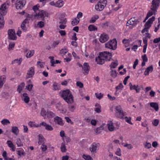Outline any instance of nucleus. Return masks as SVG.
<instances>
[{
  "label": "nucleus",
  "instance_id": "obj_11",
  "mask_svg": "<svg viewBox=\"0 0 160 160\" xmlns=\"http://www.w3.org/2000/svg\"><path fill=\"white\" fill-rule=\"evenodd\" d=\"M139 22L138 20L135 18H131L128 21L126 24V25L128 26L129 25H132L133 26H135L139 23Z\"/></svg>",
  "mask_w": 160,
  "mask_h": 160
},
{
  "label": "nucleus",
  "instance_id": "obj_13",
  "mask_svg": "<svg viewBox=\"0 0 160 160\" xmlns=\"http://www.w3.org/2000/svg\"><path fill=\"white\" fill-rule=\"evenodd\" d=\"M109 38L108 35L105 33H103L100 36L99 40L101 42L104 43L107 41Z\"/></svg>",
  "mask_w": 160,
  "mask_h": 160
},
{
  "label": "nucleus",
  "instance_id": "obj_52",
  "mask_svg": "<svg viewBox=\"0 0 160 160\" xmlns=\"http://www.w3.org/2000/svg\"><path fill=\"white\" fill-rule=\"evenodd\" d=\"M115 153L117 156H121V149L119 148H117L115 152Z\"/></svg>",
  "mask_w": 160,
  "mask_h": 160
},
{
  "label": "nucleus",
  "instance_id": "obj_30",
  "mask_svg": "<svg viewBox=\"0 0 160 160\" xmlns=\"http://www.w3.org/2000/svg\"><path fill=\"white\" fill-rule=\"evenodd\" d=\"M61 61L58 60H56L55 61L54 60L53 57H51V65L52 66H55V64L60 63Z\"/></svg>",
  "mask_w": 160,
  "mask_h": 160
},
{
  "label": "nucleus",
  "instance_id": "obj_7",
  "mask_svg": "<svg viewBox=\"0 0 160 160\" xmlns=\"http://www.w3.org/2000/svg\"><path fill=\"white\" fill-rule=\"evenodd\" d=\"M48 13L43 10H39L34 15L35 18L43 20L45 17H48Z\"/></svg>",
  "mask_w": 160,
  "mask_h": 160
},
{
  "label": "nucleus",
  "instance_id": "obj_53",
  "mask_svg": "<svg viewBox=\"0 0 160 160\" xmlns=\"http://www.w3.org/2000/svg\"><path fill=\"white\" fill-rule=\"evenodd\" d=\"M111 75L112 77L114 78L116 77L117 76V73L116 71L115 70H112L111 72Z\"/></svg>",
  "mask_w": 160,
  "mask_h": 160
},
{
  "label": "nucleus",
  "instance_id": "obj_54",
  "mask_svg": "<svg viewBox=\"0 0 160 160\" xmlns=\"http://www.w3.org/2000/svg\"><path fill=\"white\" fill-rule=\"evenodd\" d=\"M95 95L97 98L99 99H100L103 97V94L101 93H96Z\"/></svg>",
  "mask_w": 160,
  "mask_h": 160
},
{
  "label": "nucleus",
  "instance_id": "obj_43",
  "mask_svg": "<svg viewBox=\"0 0 160 160\" xmlns=\"http://www.w3.org/2000/svg\"><path fill=\"white\" fill-rule=\"evenodd\" d=\"M141 125L143 127H146L147 129L148 130V123H147V120H145L143 122H142Z\"/></svg>",
  "mask_w": 160,
  "mask_h": 160
},
{
  "label": "nucleus",
  "instance_id": "obj_14",
  "mask_svg": "<svg viewBox=\"0 0 160 160\" xmlns=\"http://www.w3.org/2000/svg\"><path fill=\"white\" fill-rule=\"evenodd\" d=\"M64 2L62 0H58L55 3L54 2H51V5L54 6L58 8L62 7L64 4Z\"/></svg>",
  "mask_w": 160,
  "mask_h": 160
},
{
  "label": "nucleus",
  "instance_id": "obj_64",
  "mask_svg": "<svg viewBox=\"0 0 160 160\" xmlns=\"http://www.w3.org/2000/svg\"><path fill=\"white\" fill-rule=\"evenodd\" d=\"M75 109V107L74 106L71 105H70L69 107V110L73 112Z\"/></svg>",
  "mask_w": 160,
  "mask_h": 160
},
{
  "label": "nucleus",
  "instance_id": "obj_21",
  "mask_svg": "<svg viewBox=\"0 0 160 160\" xmlns=\"http://www.w3.org/2000/svg\"><path fill=\"white\" fill-rule=\"evenodd\" d=\"M130 89L131 90H135L138 93L140 92V89L138 88V85H132L131 83H129Z\"/></svg>",
  "mask_w": 160,
  "mask_h": 160
},
{
  "label": "nucleus",
  "instance_id": "obj_48",
  "mask_svg": "<svg viewBox=\"0 0 160 160\" xmlns=\"http://www.w3.org/2000/svg\"><path fill=\"white\" fill-rule=\"evenodd\" d=\"M44 25V23L43 22L40 21L38 22L37 24V26L39 28H43Z\"/></svg>",
  "mask_w": 160,
  "mask_h": 160
},
{
  "label": "nucleus",
  "instance_id": "obj_35",
  "mask_svg": "<svg viewBox=\"0 0 160 160\" xmlns=\"http://www.w3.org/2000/svg\"><path fill=\"white\" fill-rule=\"evenodd\" d=\"M131 40L124 39L122 40V42L125 47H127L129 45Z\"/></svg>",
  "mask_w": 160,
  "mask_h": 160
},
{
  "label": "nucleus",
  "instance_id": "obj_61",
  "mask_svg": "<svg viewBox=\"0 0 160 160\" xmlns=\"http://www.w3.org/2000/svg\"><path fill=\"white\" fill-rule=\"evenodd\" d=\"M124 147H127L128 149H130L133 148L132 145L130 144H126L124 145Z\"/></svg>",
  "mask_w": 160,
  "mask_h": 160
},
{
  "label": "nucleus",
  "instance_id": "obj_37",
  "mask_svg": "<svg viewBox=\"0 0 160 160\" xmlns=\"http://www.w3.org/2000/svg\"><path fill=\"white\" fill-rule=\"evenodd\" d=\"M88 29L90 31H93L97 30V28L93 25H90L88 27Z\"/></svg>",
  "mask_w": 160,
  "mask_h": 160
},
{
  "label": "nucleus",
  "instance_id": "obj_4",
  "mask_svg": "<svg viewBox=\"0 0 160 160\" xmlns=\"http://www.w3.org/2000/svg\"><path fill=\"white\" fill-rule=\"evenodd\" d=\"M107 3V0H100L95 6V8L98 11H101L104 9Z\"/></svg>",
  "mask_w": 160,
  "mask_h": 160
},
{
  "label": "nucleus",
  "instance_id": "obj_33",
  "mask_svg": "<svg viewBox=\"0 0 160 160\" xmlns=\"http://www.w3.org/2000/svg\"><path fill=\"white\" fill-rule=\"evenodd\" d=\"M44 138L42 135H39L38 144L39 145L44 144Z\"/></svg>",
  "mask_w": 160,
  "mask_h": 160
},
{
  "label": "nucleus",
  "instance_id": "obj_36",
  "mask_svg": "<svg viewBox=\"0 0 160 160\" xmlns=\"http://www.w3.org/2000/svg\"><path fill=\"white\" fill-rule=\"evenodd\" d=\"M41 125L45 127V129L48 130H50V126L48 125L45 122H42L40 123Z\"/></svg>",
  "mask_w": 160,
  "mask_h": 160
},
{
  "label": "nucleus",
  "instance_id": "obj_44",
  "mask_svg": "<svg viewBox=\"0 0 160 160\" xmlns=\"http://www.w3.org/2000/svg\"><path fill=\"white\" fill-rule=\"evenodd\" d=\"M53 88L54 90H58L60 89V85L56 83H54L53 84Z\"/></svg>",
  "mask_w": 160,
  "mask_h": 160
},
{
  "label": "nucleus",
  "instance_id": "obj_50",
  "mask_svg": "<svg viewBox=\"0 0 160 160\" xmlns=\"http://www.w3.org/2000/svg\"><path fill=\"white\" fill-rule=\"evenodd\" d=\"M159 122V121L158 119H155L152 121V123L154 126H157L158 125Z\"/></svg>",
  "mask_w": 160,
  "mask_h": 160
},
{
  "label": "nucleus",
  "instance_id": "obj_22",
  "mask_svg": "<svg viewBox=\"0 0 160 160\" xmlns=\"http://www.w3.org/2000/svg\"><path fill=\"white\" fill-rule=\"evenodd\" d=\"M127 115V114L126 112L123 111L122 109L121 111H120L116 116L120 118H124V117L125 116Z\"/></svg>",
  "mask_w": 160,
  "mask_h": 160
},
{
  "label": "nucleus",
  "instance_id": "obj_45",
  "mask_svg": "<svg viewBox=\"0 0 160 160\" xmlns=\"http://www.w3.org/2000/svg\"><path fill=\"white\" fill-rule=\"evenodd\" d=\"M82 157L85 160H93L92 157L88 155L84 154Z\"/></svg>",
  "mask_w": 160,
  "mask_h": 160
},
{
  "label": "nucleus",
  "instance_id": "obj_32",
  "mask_svg": "<svg viewBox=\"0 0 160 160\" xmlns=\"http://www.w3.org/2000/svg\"><path fill=\"white\" fill-rule=\"evenodd\" d=\"M118 65V62L116 60L112 62L110 66L111 68H114L117 67Z\"/></svg>",
  "mask_w": 160,
  "mask_h": 160
},
{
  "label": "nucleus",
  "instance_id": "obj_18",
  "mask_svg": "<svg viewBox=\"0 0 160 160\" xmlns=\"http://www.w3.org/2000/svg\"><path fill=\"white\" fill-rule=\"evenodd\" d=\"M29 22L27 18H26L22 22L21 25V28L22 30L24 31H26L27 30V28L26 27V24H28Z\"/></svg>",
  "mask_w": 160,
  "mask_h": 160
},
{
  "label": "nucleus",
  "instance_id": "obj_28",
  "mask_svg": "<svg viewBox=\"0 0 160 160\" xmlns=\"http://www.w3.org/2000/svg\"><path fill=\"white\" fill-rule=\"evenodd\" d=\"M23 96L24 97L23 100L24 102L26 103H28L29 102L30 100V98L28 96V95L26 93H24L23 94Z\"/></svg>",
  "mask_w": 160,
  "mask_h": 160
},
{
  "label": "nucleus",
  "instance_id": "obj_17",
  "mask_svg": "<svg viewBox=\"0 0 160 160\" xmlns=\"http://www.w3.org/2000/svg\"><path fill=\"white\" fill-rule=\"evenodd\" d=\"M24 53L27 52L26 57L27 58H30L33 55L34 53V51L33 50L29 51L28 49L24 50Z\"/></svg>",
  "mask_w": 160,
  "mask_h": 160
},
{
  "label": "nucleus",
  "instance_id": "obj_57",
  "mask_svg": "<svg viewBox=\"0 0 160 160\" xmlns=\"http://www.w3.org/2000/svg\"><path fill=\"white\" fill-rule=\"evenodd\" d=\"M38 67H40V68H42L43 67V65L44 64V63L42 62H41L40 61H38L37 63Z\"/></svg>",
  "mask_w": 160,
  "mask_h": 160
},
{
  "label": "nucleus",
  "instance_id": "obj_62",
  "mask_svg": "<svg viewBox=\"0 0 160 160\" xmlns=\"http://www.w3.org/2000/svg\"><path fill=\"white\" fill-rule=\"evenodd\" d=\"M35 122H34L30 121L28 122V125L31 127H35Z\"/></svg>",
  "mask_w": 160,
  "mask_h": 160
},
{
  "label": "nucleus",
  "instance_id": "obj_20",
  "mask_svg": "<svg viewBox=\"0 0 160 160\" xmlns=\"http://www.w3.org/2000/svg\"><path fill=\"white\" fill-rule=\"evenodd\" d=\"M34 74V68L32 67L29 68L27 74L28 75V78L32 77Z\"/></svg>",
  "mask_w": 160,
  "mask_h": 160
},
{
  "label": "nucleus",
  "instance_id": "obj_63",
  "mask_svg": "<svg viewBox=\"0 0 160 160\" xmlns=\"http://www.w3.org/2000/svg\"><path fill=\"white\" fill-rule=\"evenodd\" d=\"M145 147L147 148H149L151 147V144L150 143L146 142L144 144Z\"/></svg>",
  "mask_w": 160,
  "mask_h": 160
},
{
  "label": "nucleus",
  "instance_id": "obj_10",
  "mask_svg": "<svg viewBox=\"0 0 160 160\" xmlns=\"http://www.w3.org/2000/svg\"><path fill=\"white\" fill-rule=\"evenodd\" d=\"M26 0H17L15 3V7L17 9H21L25 5Z\"/></svg>",
  "mask_w": 160,
  "mask_h": 160
},
{
  "label": "nucleus",
  "instance_id": "obj_19",
  "mask_svg": "<svg viewBox=\"0 0 160 160\" xmlns=\"http://www.w3.org/2000/svg\"><path fill=\"white\" fill-rule=\"evenodd\" d=\"M153 70V67L152 65L147 67L145 72H144V74L145 76L148 75L150 72H151Z\"/></svg>",
  "mask_w": 160,
  "mask_h": 160
},
{
  "label": "nucleus",
  "instance_id": "obj_27",
  "mask_svg": "<svg viewBox=\"0 0 160 160\" xmlns=\"http://www.w3.org/2000/svg\"><path fill=\"white\" fill-rule=\"evenodd\" d=\"M82 69L87 74L89 72V66L88 63L85 62L84 63Z\"/></svg>",
  "mask_w": 160,
  "mask_h": 160
},
{
  "label": "nucleus",
  "instance_id": "obj_34",
  "mask_svg": "<svg viewBox=\"0 0 160 160\" xmlns=\"http://www.w3.org/2000/svg\"><path fill=\"white\" fill-rule=\"evenodd\" d=\"M4 25V17H0V29L3 28Z\"/></svg>",
  "mask_w": 160,
  "mask_h": 160
},
{
  "label": "nucleus",
  "instance_id": "obj_29",
  "mask_svg": "<svg viewBox=\"0 0 160 160\" xmlns=\"http://www.w3.org/2000/svg\"><path fill=\"white\" fill-rule=\"evenodd\" d=\"M22 58H20L19 59H15L14 60L12 61V62L11 64H15L17 63L18 65H20L22 62Z\"/></svg>",
  "mask_w": 160,
  "mask_h": 160
},
{
  "label": "nucleus",
  "instance_id": "obj_49",
  "mask_svg": "<svg viewBox=\"0 0 160 160\" xmlns=\"http://www.w3.org/2000/svg\"><path fill=\"white\" fill-rule=\"evenodd\" d=\"M68 52V50L67 48H64L60 50V52L61 54L65 55Z\"/></svg>",
  "mask_w": 160,
  "mask_h": 160
},
{
  "label": "nucleus",
  "instance_id": "obj_31",
  "mask_svg": "<svg viewBox=\"0 0 160 160\" xmlns=\"http://www.w3.org/2000/svg\"><path fill=\"white\" fill-rule=\"evenodd\" d=\"M99 18V17L96 15H93L91 18V19L89 21L90 23H93L96 20L98 19Z\"/></svg>",
  "mask_w": 160,
  "mask_h": 160
},
{
  "label": "nucleus",
  "instance_id": "obj_60",
  "mask_svg": "<svg viewBox=\"0 0 160 160\" xmlns=\"http://www.w3.org/2000/svg\"><path fill=\"white\" fill-rule=\"evenodd\" d=\"M67 20L66 18L63 19H60V21L59 22V23H62L64 24H66Z\"/></svg>",
  "mask_w": 160,
  "mask_h": 160
},
{
  "label": "nucleus",
  "instance_id": "obj_56",
  "mask_svg": "<svg viewBox=\"0 0 160 160\" xmlns=\"http://www.w3.org/2000/svg\"><path fill=\"white\" fill-rule=\"evenodd\" d=\"M2 96L4 98H7L9 96V93L7 92H4L2 93Z\"/></svg>",
  "mask_w": 160,
  "mask_h": 160
},
{
  "label": "nucleus",
  "instance_id": "obj_8",
  "mask_svg": "<svg viewBox=\"0 0 160 160\" xmlns=\"http://www.w3.org/2000/svg\"><path fill=\"white\" fill-rule=\"evenodd\" d=\"M116 126L115 127L112 122L111 121H109L108 122L107 124V126L109 130L111 132L113 131L114 130H116L118 129L119 127V123L118 122H117L116 123Z\"/></svg>",
  "mask_w": 160,
  "mask_h": 160
},
{
  "label": "nucleus",
  "instance_id": "obj_15",
  "mask_svg": "<svg viewBox=\"0 0 160 160\" xmlns=\"http://www.w3.org/2000/svg\"><path fill=\"white\" fill-rule=\"evenodd\" d=\"M155 18L154 16L149 18L145 24L144 25L145 27L149 29L151 26L152 24L155 20Z\"/></svg>",
  "mask_w": 160,
  "mask_h": 160
},
{
  "label": "nucleus",
  "instance_id": "obj_25",
  "mask_svg": "<svg viewBox=\"0 0 160 160\" xmlns=\"http://www.w3.org/2000/svg\"><path fill=\"white\" fill-rule=\"evenodd\" d=\"M7 143L8 144V146L11 148L12 150L13 151H15V145L13 144L11 141H7Z\"/></svg>",
  "mask_w": 160,
  "mask_h": 160
},
{
  "label": "nucleus",
  "instance_id": "obj_55",
  "mask_svg": "<svg viewBox=\"0 0 160 160\" xmlns=\"http://www.w3.org/2000/svg\"><path fill=\"white\" fill-rule=\"evenodd\" d=\"M15 46V43L14 42H11L9 43L8 50L10 51L12 49V48Z\"/></svg>",
  "mask_w": 160,
  "mask_h": 160
},
{
  "label": "nucleus",
  "instance_id": "obj_5",
  "mask_svg": "<svg viewBox=\"0 0 160 160\" xmlns=\"http://www.w3.org/2000/svg\"><path fill=\"white\" fill-rule=\"evenodd\" d=\"M105 47L110 49L115 50L117 48V42L115 39L110 40L105 44Z\"/></svg>",
  "mask_w": 160,
  "mask_h": 160
},
{
  "label": "nucleus",
  "instance_id": "obj_12",
  "mask_svg": "<svg viewBox=\"0 0 160 160\" xmlns=\"http://www.w3.org/2000/svg\"><path fill=\"white\" fill-rule=\"evenodd\" d=\"M8 35L9 36V38L11 40H15L17 39L16 33L15 31L13 29H9L8 32Z\"/></svg>",
  "mask_w": 160,
  "mask_h": 160
},
{
  "label": "nucleus",
  "instance_id": "obj_9",
  "mask_svg": "<svg viewBox=\"0 0 160 160\" xmlns=\"http://www.w3.org/2000/svg\"><path fill=\"white\" fill-rule=\"evenodd\" d=\"M100 145L98 143H92L89 147V150L92 153H95L99 149Z\"/></svg>",
  "mask_w": 160,
  "mask_h": 160
},
{
  "label": "nucleus",
  "instance_id": "obj_2",
  "mask_svg": "<svg viewBox=\"0 0 160 160\" xmlns=\"http://www.w3.org/2000/svg\"><path fill=\"white\" fill-rule=\"evenodd\" d=\"M61 96L67 103L71 104L73 102V96L69 90L62 91L61 92Z\"/></svg>",
  "mask_w": 160,
  "mask_h": 160
},
{
  "label": "nucleus",
  "instance_id": "obj_46",
  "mask_svg": "<svg viewBox=\"0 0 160 160\" xmlns=\"http://www.w3.org/2000/svg\"><path fill=\"white\" fill-rule=\"evenodd\" d=\"M2 124L3 125L10 124V122L9 120L6 119H4L1 121Z\"/></svg>",
  "mask_w": 160,
  "mask_h": 160
},
{
  "label": "nucleus",
  "instance_id": "obj_42",
  "mask_svg": "<svg viewBox=\"0 0 160 160\" xmlns=\"http://www.w3.org/2000/svg\"><path fill=\"white\" fill-rule=\"evenodd\" d=\"M16 143L18 147H22L23 146V143L20 138H18L17 139Z\"/></svg>",
  "mask_w": 160,
  "mask_h": 160
},
{
  "label": "nucleus",
  "instance_id": "obj_40",
  "mask_svg": "<svg viewBox=\"0 0 160 160\" xmlns=\"http://www.w3.org/2000/svg\"><path fill=\"white\" fill-rule=\"evenodd\" d=\"M60 149L61 151L62 152H65L66 151V148L65 146V144L64 143H62Z\"/></svg>",
  "mask_w": 160,
  "mask_h": 160
},
{
  "label": "nucleus",
  "instance_id": "obj_59",
  "mask_svg": "<svg viewBox=\"0 0 160 160\" xmlns=\"http://www.w3.org/2000/svg\"><path fill=\"white\" fill-rule=\"evenodd\" d=\"M59 43V42L58 41H55L54 42H53L52 45V48H55L58 44Z\"/></svg>",
  "mask_w": 160,
  "mask_h": 160
},
{
  "label": "nucleus",
  "instance_id": "obj_47",
  "mask_svg": "<svg viewBox=\"0 0 160 160\" xmlns=\"http://www.w3.org/2000/svg\"><path fill=\"white\" fill-rule=\"evenodd\" d=\"M124 118H125L126 122L131 125H132L133 124V123L131 122V117L125 116L124 117Z\"/></svg>",
  "mask_w": 160,
  "mask_h": 160
},
{
  "label": "nucleus",
  "instance_id": "obj_51",
  "mask_svg": "<svg viewBox=\"0 0 160 160\" xmlns=\"http://www.w3.org/2000/svg\"><path fill=\"white\" fill-rule=\"evenodd\" d=\"M17 154L20 156L25 154V152H24V150L22 149H21L20 150L17 151Z\"/></svg>",
  "mask_w": 160,
  "mask_h": 160
},
{
  "label": "nucleus",
  "instance_id": "obj_39",
  "mask_svg": "<svg viewBox=\"0 0 160 160\" xmlns=\"http://www.w3.org/2000/svg\"><path fill=\"white\" fill-rule=\"evenodd\" d=\"M96 108L94 109L95 111L98 113L101 112V106L100 105L98 104L97 103L96 104Z\"/></svg>",
  "mask_w": 160,
  "mask_h": 160
},
{
  "label": "nucleus",
  "instance_id": "obj_24",
  "mask_svg": "<svg viewBox=\"0 0 160 160\" xmlns=\"http://www.w3.org/2000/svg\"><path fill=\"white\" fill-rule=\"evenodd\" d=\"M150 106L153 108L156 111H158L159 109L158 105L156 102H152L150 103Z\"/></svg>",
  "mask_w": 160,
  "mask_h": 160
},
{
  "label": "nucleus",
  "instance_id": "obj_6",
  "mask_svg": "<svg viewBox=\"0 0 160 160\" xmlns=\"http://www.w3.org/2000/svg\"><path fill=\"white\" fill-rule=\"evenodd\" d=\"M9 4L8 3H4L0 7V17H3L7 12V9L9 8Z\"/></svg>",
  "mask_w": 160,
  "mask_h": 160
},
{
  "label": "nucleus",
  "instance_id": "obj_3",
  "mask_svg": "<svg viewBox=\"0 0 160 160\" xmlns=\"http://www.w3.org/2000/svg\"><path fill=\"white\" fill-rule=\"evenodd\" d=\"M159 0H153L152 1V5L151 7L150 10L148 11L147 13L149 16L151 17L155 14L159 6Z\"/></svg>",
  "mask_w": 160,
  "mask_h": 160
},
{
  "label": "nucleus",
  "instance_id": "obj_41",
  "mask_svg": "<svg viewBox=\"0 0 160 160\" xmlns=\"http://www.w3.org/2000/svg\"><path fill=\"white\" fill-rule=\"evenodd\" d=\"M80 21V19H78L75 18L72 22V24L73 26L76 25L79 23Z\"/></svg>",
  "mask_w": 160,
  "mask_h": 160
},
{
  "label": "nucleus",
  "instance_id": "obj_16",
  "mask_svg": "<svg viewBox=\"0 0 160 160\" xmlns=\"http://www.w3.org/2000/svg\"><path fill=\"white\" fill-rule=\"evenodd\" d=\"M54 121L56 123L61 126H63L64 124V122L62 119L58 116L55 117L54 118Z\"/></svg>",
  "mask_w": 160,
  "mask_h": 160
},
{
  "label": "nucleus",
  "instance_id": "obj_38",
  "mask_svg": "<svg viewBox=\"0 0 160 160\" xmlns=\"http://www.w3.org/2000/svg\"><path fill=\"white\" fill-rule=\"evenodd\" d=\"M115 115H116L120 111H121L122 108L120 106H118L115 107Z\"/></svg>",
  "mask_w": 160,
  "mask_h": 160
},
{
  "label": "nucleus",
  "instance_id": "obj_58",
  "mask_svg": "<svg viewBox=\"0 0 160 160\" xmlns=\"http://www.w3.org/2000/svg\"><path fill=\"white\" fill-rule=\"evenodd\" d=\"M76 85L80 88H82L83 86V83L79 81H78L76 82Z\"/></svg>",
  "mask_w": 160,
  "mask_h": 160
},
{
  "label": "nucleus",
  "instance_id": "obj_26",
  "mask_svg": "<svg viewBox=\"0 0 160 160\" xmlns=\"http://www.w3.org/2000/svg\"><path fill=\"white\" fill-rule=\"evenodd\" d=\"M12 132L16 135H17L19 133V130L17 126H13L12 127Z\"/></svg>",
  "mask_w": 160,
  "mask_h": 160
},
{
  "label": "nucleus",
  "instance_id": "obj_23",
  "mask_svg": "<svg viewBox=\"0 0 160 160\" xmlns=\"http://www.w3.org/2000/svg\"><path fill=\"white\" fill-rule=\"evenodd\" d=\"M41 115L44 118H48L49 116V113L47 112H46L44 108H42L41 112Z\"/></svg>",
  "mask_w": 160,
  "mask_h": 160
},
{
  "label": "nucleus",
  "instance_id": "obj_1",
  "mask_svg": "<svg viewBox=\"0 0 160 160\" xmlns=\"http://www.w3.org/2000/svg\"><path fill=\"white\" fill-rule=\"evenodd\" d=\"M112 55L110 53L104 51L99 53L98 57L96 58V61L98 64H102L105 61H110Z\"/></svg>",
  "mask_w": 160,
  "mask_h": 160
}]
</instances>
